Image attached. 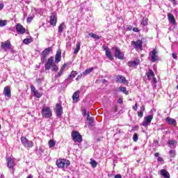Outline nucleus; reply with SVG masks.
<instances>
[{
  "instance_id": "nucleus-1",
  "label": "nucleus",
  "mask_w": 178,
  "mask_h": 178,
  "mask_svg": "<svg viewBox=\"0 0 178 178\" xmlns=\"http://www.w3.org/2000/svg\"><path fill=\"white\" fill-rule=\"evenodd\" d=\"M56 165L58 168L63 169V168H69L70 166V161L67 159H58L56 162Z\"/></svg>"
},
{
  "instance_id": "nucleus-2",
  "label": "nucleus",
  "mask_w": 178,
  "mask_h": 178,
  "mask_svg": "<svg viewBox=\"0 0 178 178\" xmlns=\"http://www.w3.org/2000/svg\"><path fill=\"white\" fill-rule=\"evenodd\" d=\"M41 113L42 118H45L46 119H49L52 116V111L48 106H44L42 108Z\"/></svg>"
},
{
  "instance_id": "nucleus-3",
  "label": "nucleus",
  "mask_w": 178,
  "mask_h": 178,
  "mask_svg": "<svg viewBox=\"0 0 178 178\" xmlns=\"http://www.w3.org/2000/svg\"><path fill=\"white\" fill-rule=\"evenodd\" d=\"M131 45L136 49V51H143V40H141L131 41Z\"/></svg>"
},
{
  "instance_id": "nucleus-4",
  "label": "nucleus",
  "mask_w": 178,
  "mask_h": 178,
  "mask_svg": "<svg viewBox=\"0 0 178 178\" xmlns=\"http://www.w3.org/2000/svg\"><path fill=\"white\" fill-rule=\"evenodd\" d=\"M72 138L74 143H81L83 141V136L80 135V133L76 131L72 132Z\"/></svg>"
},
{
  "instance_id": "nucleus-5",
  "label": "nucleus",
  "mask_w": 178,
  "mask_h": 178,
  "mask_svg": "<svg viewBox=\"0 0 178 178\" xmlns=\"http://www.w3.org/2000/svg\"><path fill=\"white\" fill-rule=\"evenodd\" d=\"M21 143L26 147L33 148V142L31 140H29V139H27V138L25 136L21 137Z\"/></svg>"
},
{
  "instance_id": "nucleus-6",
  "label": "nucleus",
  "mask_w": 178,
  "mask_h": 178,
  "mask_svg": "<svg viewBox=\"0 0 178 178\" xmlns=\"http://www.w3.org/2000/svg\"><path fill=\"white\" fill-rule=\"evenodd\" d=\"M56 113L57 118H62V113H63V107L61 104H57L56 105Z\"/></svg>"
},
{
  "instance_id": "nucleus-7",
  "label": "nucleus",
  "mask_w": 178,
  "mask_h": 178,
  "mask_svg": "<svg viewBox=\"0 0 178 178\" xmlns=\"http://www.w3.org/2000/svg\"><path fill=\"white\" fill-rule=\"evenodd\" d=\"M114 48L115 49V57L118 59L123 60V59H124V54L122 52V51H120V49L119 47Z\"/></svg>"
},
{
  "instance_id": "nucleus-8",
  "label": "nucleus",
  "mask_w": 178,
  "mask_h": 178,
  "mask_svg": "<svg viewBox=\"0 0 178 178\" xmlns=\"http://www.w3.org/2000/svg\"><path fill=\"white\" fill-rule=\"evenodd\" d=\"M77 76V72L72 71L71 74L69 75L67 79L65 80L64 84H70L73 80L72 79H74Z\"/></svg>"
},
{
  "instance_id": "nucleus-9",
  "label": "nucleus",
  "mask_w": 178,
  "mask_h": 178,
  "mask_svg": "<svg viewBox=\"0 0 178 178\" xmlns=\"http://www.w3.org/2000/svg\"><path fill=\"white\" fill-rule=\"evenodd\" d=\"M51 26L55 27L56 26V23H58V17H56V13H52L50 15V22Z\"/></svg>"
},
{
  "instance_id": "nucleus-10",
  "label": "nucleus",
  "mask_w": 178,
  "mask_h": 178,
  "mask_svg": "<svg viewBox=\"0 0 178 178\" xmlns=\"http://www.w3.org/2000/svg\"><path fill=\"white\" fill-rule=\"evenodd\" d=\"M153 119L154 115H152L146 116L145 118V120L143 122V126H144V127H148V124H151V122H152Z\"/></svg>"
},
{
  "instance_id": "nucleus-11",
  "label": "nucleus",
  "mask_w": 178,
  "mask_h": 178,
  "mask_svg": "<svg viewBox=\"0 0 178 178\" xmlns=\"http://www.w3.org/2000/svg\"><path fill=\"white\" fill-rule=\"evenodd\" d=\"M16 31L17 33V34H24V33H26V28L23 27V25L20 24H17L16 26Z\"/></svg>"
},
{
  "instance_id": "nucleus-12",
  "label": "nucleus",
  "mask_w": 178,
  "mask_h": 178,
  "mask_svg": "<svg viewBox=\"0 0 178 178\" xmlns=\"http://www.w3.org/2000/svg\"><path fill=\"white\" fill-rule=\"evenodd\" d=\"M7 161V166L8 168V169H13V168H15V166H16V163H15V159H12L10 157L7 158L6 159Z\"/></svg>"
},
{
  "instance_id": "nucleus-13",
  "label": "nucleus",
  "mask_w": 178,
  "mask_h": 178,
  "mask_svg": "<svg viewBox=\"0 0 178 178\" xmlns=\"http://www.w3.org/2000/svg\"><path fill=\"white\" fill-rule=\"evenodd\" d=\"M156 54H158V51H156V49H153L151 51L150 55L152 62H156V60L159 59V57L158 56V55H156Z\"/></svg>"
},
{
  "instance_id": "nucleus-14",
  "label": "nucleus",
  "mask_w": 178,
  "mask_h": 178,
  "mask_svg": "<svg viewBox=\"0 0 178 178\" xmlns=\"http://www.w3.org/2000/svg\"><path fill=\"white\" fill-rule=\"evenodd\" d=\"M10 40H7L6 42H1V48L6 52V51H8V49H10Z\"/></svg>"
},
{
  "instance_id": "nucleus-15",
  "label": "nucleus",
  "mask_w": 178,
  "mask_h": 178,
  "mask_svg": "<svg viewBox=\"0 0 178 178\" xmlns=\"http://www.w3.org/2000/svg\"><path fill=\"white\" fill-rule=\"evenodd\" d=\"M115 81H117V83H122L123 84H126V83H127V80H126V77H124V76L123 75L116 76Z\"/></svg>"
},
{
  "instance_id": "nucleus-16",
  "label": "nucleus",
  "mask_w": 178,
  "mask_h": 178,
  "mask_svg": "<svg viewBox=\"0 0 178 178\" xmlns=\"http://www.w3.org/2000/svg\"><path fill=\"white\" fill-rule=\"evenodd\" d=\"M3 95L7 98H10L12 97V93L10 92V88L9 86H6L3 89Z\"/></svg>"
},
{
  "instance_id": "nucleus-17",
  "label": "nucleus",
  "mask_w": 178,
  "mask_h": 178,
  "mask_svg": "<svg viewBox=\"0 0 178 178\" xmlns=\"http://www.w3.org/2000/svg\"><path fill=\"white\" fill-rule=\"evenodd\" d=\"M139 63H140V59L136 58L133 61H129L128 66H129V67H136V66H138Z\"/></svg>"
},
{
  "instance_id": "nucleus-18",
  "label": "nucleus",
  "mask_w": 178,
  "mask_h": 178,
  "mask_svg": "<svg viewBox=\"0 0 178 178\" xmlns=\"http://www.w3.org/2000/svg\"><path fill=\"white\" fill-rule=\"evenodd\" d=\"M165 121L167 122V123H168V124H170L171 126H176L177 124V122L176 121V120L171 118L170 117H167L165 118Z\"/></svg>"
},
{
  "instance_id": "nucleus-19",
  "label": "nucleus",
  "mask_w": 178,
  "mask_h": 178,
  "mask_svg": "<svg viewBox=\"0 0 178 178\" xmlns=\"http://www.w3.org/2000/svg\"><path fill=\"white\" fill-rule=\"evenodd\" d=\"M72 99L74 102H79L80 100V91H76L72 95Z\"/></svg>"
},
{
  "instance_id": "nucleus-20",
  "label": "nucleus",
  "mask_w": 178,
  "mask_h": 178,
  "mask_svg": "<svg viewBox=\"0 0 178 178\" xmlns=\"http://www.w3.org/2000/svg\"><path fill=\"white\" fill-rule=\"evenodd\" d=\"M60 58H62V51L60 49L57 50L56 56H55V61L57 63H59V61L60 60Z\"/></svg>"
},
{
  "instance_id": "nucleus-21",
  "label": "nucleus",
  "mask_w": 178,
  "mask_h": 178,
  "mask_svg": "<svg viewBox=\"0 0 178 178\" xmlns=\"http://www.w3.org/2000/svg\"><path fill=\"white\" fill-rule=\"evenodd\" d=\"M146 76L148 80H151V79L155 76V74L154 73V71H152V70L149 69L148 72H146Z\"/></svg>"
},
{
  "instance_id": "nucleus-22",
  "label": "nucleus",
  "mask_w": 178,
  "mask_h": 178,
  "mask_svg": "<svg viewBox=\"0 0 178 178\" xmlns=\"http://www.w3.org/2000/svg\"><path fill=\"white\" fill-rule=\"evenodd\" d=\"M168 18L171 24H176V19H175V16H173L171 13L168 14Z\"/></svg>"
},
{
  "instance_id": "nucleus-23",
  "label": "nucleus",
  "mask_w": 178,
  "mask_h": 178,
  "mask_svg": "<svg viewBox=\"0 0 178 178\" xmlns=\"http://www.w3.org/2000/svg\"><path fill=\"white\" fill-rule=\"evenodd\" d=\"M160 174L161 176H163L164 178H170V174H169V172H168L166 170H161L160 171Z\"/></svg>"
},
{
  "instance_id": "nucleus-24",
  "label": "nucleus",
  "mask_w": 178,
  "mask_h": 178,
  "mask_svg": "<svg viewBox=\"0 0 178 178\" xmlns=\"http://www.w3.org/2000/svg\"><path fill=\"white\" fill-rule=\"evenodd\" d=\"M92 70H94L93 67H90L89 69H86L83 72H82L81 74V76L84 77L85 76H87L88 74H90V73H91V72H92Z\"/></svg>"
},
{
  "instance_id": "nucleus-25",
  "label": "nucleus",
  "mask_w": 178,
  "mask_h": 178,
  "mask_svg": "<svg viewBox=\"0 0 178 178\" xmlns=\"http://www.w3.org/2000/svg\"><path fill=\"white\" fill-rule=\"evenodd\" d=\"M66 67V64H64L62 67L60 68V71L58 72V74L56 75V77L59 78L62 74H63V72H65V69Z\"/></svg>"
},
{
  "instance_id": "nucleus-26",
  "label": "nucleus",
  "mask_w": 178,
  "mask_h": 178,
  "mask_svg": "<svg viewBox=\"0 0 178 178\" xmlns=\"http://www.w3.org/2000/svg\"><path fill=\"white\" fill-rule=\"evenodd\" d=\"M106 56L109 60H113V56H112V53L108 49H106Z\"/></svg>"
},
{
  "instance_id": "nucleus-27",
  "label": "nucleus",
  "mask_w": 178,
  "mask_h": 178,
  "mask_svg": "<svg viewBox=\"0 0 178 178\" xmlns=\"http://www.w3.org/2000/svg\"><path fill=\"white\" fill-rule=\"evenodd\" d=\"M51 51V47H48L45 49L42 52V56L47 57L48 55H49V52Z\"/></svg>"
},
{
  "instance_id": "nucleus-28",
  "label": "nucleus",
  "mask_w": 178,
  "mask_h": 178,
  "mask_svg": "<svg viewBox=\"0 0 178 178\" xmlns=\"http://www.w3.org/2000/svg\"><path fill=\"white\" fill-rule=\"evenodd\" d=\"M81 45V43L80 42H77L76 44V48L74 51V55H77L79 54V51H80V46Z\"/></svg>"
},
{
  "instance_id": "nucleus-29",
  "label": "nucleus",
  "mask_w": 178,
  "mask_h": 178,
  "mask_svg": "<svg viewBox=\"0 0 178 178\" xmlns=\"http://www.w3.org/2000/svg\"><path fill=\"white\" fill-rule=\"evenodd\" d=\"M63 29H65V24L63 22L58 26V34H62L63 33Z\"/></svg>"
},
{
  "instance_id": "nucleus-30",
  "label": "nucleus",
  "mask_w": 178,
  "mask_h": 178,
  "mask_svg": "<svg viewBox=\"0 0 178 178\" xmlns=\"http://www.w3.org/2000/svg\"><path fill=\"white\" fill-rule=\"evenodd\" d=\"M89 35L90 37H92V38H94V40H95V41H98V40H99V38H101V36H99L95 33H89Z\"/></svg>"
},
{
  "instance_id": "nucleus-31",
  "label": "nucleus",
  "mask_w": 178,
  "mask_h": 178,
  "mask_svg": "<svg viewBox=\"0 0 178 178\" xmlns=\"http://www.w3.org/2000/svg\"><path fill=\"white\" fill-rule=\"evenodd\" d=\"M119 90L120 91H121V92H123L126 95L129 94V91H127V89L126 88V87L121 86L120 87Z\"/></svg>"
},
{
  "instance_id": "nucleus-32",
  "label": "nucleus",
  "mask_w": 178,
  "mask_h": 178,
  "mask_svg": "<svg viewBox=\"0 0 178 178\" xmlns=\"http://www.w3.org/2000/svg\"><path fill=\"white\" fill-rule=\"evenodd\" d=\"M24 44H26V45H29V44L33 42V38H26L23 40Z\"/></svg>"
},
{
  "instance_id": "nucleus-33",
  "label": "nucleus",
  "mask_w": 178,
  "mask_h": 178,
  "mask_svg": "<svg viewBox=\"0 0 178 178\" xmlns=\"http://www.w3.org/2000/svg\"><path fill=\"white\" fill-rule=\"evenodd\" d=\"M56 142L54 140H50L49 141V148H54V147L56 145Z\"/></svg>"
},
{
  "instance_id": "nucleus-34",
  "label": "nucleus",
  "mask_w": 178,
  "mask_h": 178,
  "mask_svg": "<svg viewBox=\"0 0 178 178\" xmlns=\"http://www.w3.org/2000/svg\"><path fill=\"white\" fill-rule=\"evenodd\" d=\"M33 95L36 97V98H41V97H42V94L40 93L38 90H35Z\"/></svg>"
},
{
  "instance_id": "nucleus-35",
  "label": "nucleus",
  "mask_w": 178,
  "mask_h": 178,
  "mask_svg": "<svg viewBox=\"0 0 178 178\" xmlns=\"http://www.w3.org/2000/svg\"><path fill=\"white\" fill-rule=\"evenodd\" d=\"M6 24H8V20H0V27H4Z\"/></svg>"
},
{
  "instance_id": "nucleus-36",
  "label": "nucleus",
  "mask_w": 178,
  "mask_h": 178,
  "mask_svg": "<svg viewBox=\"0 0 178 178\" xmlns=\"http://www.w3.org/2000/svg\"><path fill=\"white\" fill-rule=\"evenodd\" d=\"M47 63H49V65H51V66H53L54 65V56H51L50 58H49Z\"/></svg>"
},
{
  "instance_id": "nucleus-37",
  "label": "nucleus",
  "mask_w": 178,
  "mask_h": 178,
  "mask_svg": "<svg viewBox=\"0 0 178 178\" xmlns=\"http://www.w3.org/2000/svg\"><path fill=\"white\" fill-rule=\"evenodd\" d=\"M169 154H170V158H175V156H176V151L175 150L171 149L169 152Z\"/></svg>"
},
{
  "instance_id": "nucleus-38",
  "label": "nucleus",
  "mask_w": 178,
  "mask_h": 178,
  "mask_svg": "<svg viewBox=\"0 0 178 178\" xmlns=\"http://www.w3.org/2000/svg\"><path fill=\"white\" fill-rule=\"evenodd\" d=\"M90 165H92V168H97L98 163H97V161H95L94 159H90Z\"/></svg>"
},
{
  "instance_id": "nucleus-39",
  "label": "nucleus",
  "mask_w": 178,
  "mask_h": 178,
  "mask_svg": "<svg viewBox=\"0 0 178 178\" xmlns=\"http://www.w3.org/2000/svg\"><path fill=\"white\" fill-rule=\"evenodd\" d=\"M142 26H147L148 24V19L143 18L141 22Z\"/></svg>"
},
{
  "instance_id": "nucleus-40",
  "label": "nucleus",
  "mask_w": 178,
  "mask_h": 178,
  "mask_svg": "<svg viewBox=\"0 0 178 178\" xmlns=\"http://www.w3.org/2000/svg\"><path fill=\"white\" fill-rule=\"evenodd\" d=\"M51 70L53 72H58V70H59V67L56 66V65H53L51 66Z\"/></svg>"
},
{
  "instance_id": "nucleus-41",
  "label": "nucleus",
  "mask_w": 178,
  "mask_h": 178,
  "mask_svg": "<svg viewBox=\"0 0 178 178\" xmlns=\"http://www.w3.org/2000/svg\"><path fill=\"white\" fill-rule=\"evenodd\" d=\"M44 67L45 70H50L51 67H52V65L51 64H49L48 63H46Z\"/></svg>"
},
{
  "instance_id": "nucleus-42",
  "label": "nucleus",
  "mask_w": 178,
  "mask_h": 178,
  "mask_svg": "<svg viewBox=\"0 0 178 178\" xmlns=\"http://www.w3.org/2000/svg\"><path fill=\"white\" fill-rule=\"evenodd\" d=\"M133 140L135 143H137V141H138V134H134V137H133Z\"/></svg>"
},
{
  "instance_id": "nucleus-43",
  "label": "nucleus",
  "mask_w": 178,
  "mask_h": 178,
  "mask_svg": "<svg viewBox=\"0 0 178 178\" xmlns=\"http://www.w3.org/2000/svg\"><path fill=\"white\" fill-rule=\"evenodd\" d=\"M177 143V142H176V140H170L169 141H168V144H169V145H175V144H176Z\"/></svg>"
},
{
  "instance_id": "nucleus-44",
  "label": "nucleus",
  "mask_w": 178,
  "mask_h": 178,
  "mask_svg": "<svg viewBox=\"0 0 178 178\" xmlns=\"http://www.w3.org/2000/svg\"><path fill=\"white\" fill-rule=\"evenodd\" d=\"M32 21H33V17L32 16L27 17V19H26L27 23H31Z\"/></svg>"
},
{
  "instance_id": "nucleus-45",
  "label": "nucleus",
  "mask_w": 178,
  "mask_h": 178,
  "mask_svg": "<svg viewBox=\"0 0 178 178\" xmlns=\"http://www.w3.org/2000/svg\"><path fill=\"white\" fill-rule=\"evenodd\" d=\"M143 115H144V112L143 111H138V116L139 118H143Z\"/></svg>"
},
{
  "instance_id": "nucleus-46",
  "label": "nucleus",
  "mask_w": 178,
  "mask_h": 178,
  "mask_svg": "<svg viewBox=\"0 0 178 178\" xmlns=\"http://www.w3.org/2000/svg\"><path fill=\"white\" fill-rule=\"evenodd\" d=\"M31 90L33 93L34 92L37 91V90H35V86H34V85H31Z\"/></svg>"
},
{
  "instance_id": "nucleus-47",
  "label": "nucleus",
  "mask_w": 178,
  "mask_h": 178,
  "mask_svg": "<svg viewBox=\"0 0 178 178\" xmlns=\"http://www.w3.org/2000/svg\"><path fill=\"white\" fill-rule=\"evenodd\" d=\"M46 60H47V57L42 56V57L41 58V63H45Z\"/></svg>"
},
{
  "instance_id": "nucleus-48",
  "label": "nucleus",
  "mask_w": 178,
  "mask_h": 178,
  "mask_svg": "<svg viewBox=\"0 0 178 178\" xmlns=\"http://www.w3.org/2000/svg\"><path fill=\"white\" fill-rule=\"evenodd\" d=\"M138 108V104L136 103L134 106H133V109L134 111H137Z\"/></svg>"
},
{
  "instance_id": "nucleus-49",
  "label": "nucleus",
  "mask_w": 178,
  "mask_h": 178,
  "mask_svg": "<svg viewBox=\"0 0 178 178\" xmlns=\"http://www.w3.org/2000/svg\"><path fill=\"white\" fill-rule=\"evenodd\" d=\"M90 114H88V120L89 121V122H92V120H93V118H92V117H90Z\"/></svg>"
},
{
  "instance_id": "nucleus-50",
  "label": "nucleus",
  "mask_w": 178,
  "mask_h": 178,
  "mask_svg": "<svg viewBox=\"0 0 178 178\" xmlns=\"http://www.w3.org/2000/svg\"><path fill=\"white\" fill-rule=\"evenodd\" d=\"M133 31H134L135 33H138L139 31L138 28L137 27L133 28Z\"/></svg>"
},
{
  "instance_id": "nucleus-51",
  "label": "nucleus",
  "mask_w": 178,
  "mask_h": 178,
  "mask_svg": "<svg viewBox=\"0 0 178 178\" xmlns=\"http://www.w3.org/2000/svg\"><path fill=\"white\" fill-rule=\"evenodd\" d=\"M145 111V106H142L141 107H140V112H144Z\"/></svg>"
},
{
  "instance_id": "nucleus-52",
  "label": "nucleus",
  "mask_w": 178,
  "mask_h": 178,
  "mask_svg": "<svg viewBox=\"0 0 178 178\" xmlns=\"http://www.w3.org/2000/svg\"><path fill=\"white\" fill-rule=\"evenodd\" d=\"M157 161L158 162H163V159L162 157H158Z\"/></svg>"
},
{
  "instance_id": "nucleus-53",
  "label": "nucleus",
  "mask_w": 178,
  "mask_h": 178,
  "mask_svg": "<svg viewBox=\"0 0 178 178\" xmlns=\"http://www.w3.org/2000/svg\"><path fill=\"white\" fill-rule=\"evenodd\" d=\"M4 7L5 4H3V3H0V9H3Z\"/></svg>"
},
{
  "instance_id": "nucleus-54",
  "label": "nucleus",
  "mask_w": 178,
  "mask_h": 178,
  "mask_svg": "<svg viewBox=\"0 0 178 178\" xmlns=\"http://www.w3.org/2000/svg\"><path fill=\"white\" fill-rule=\"evenodd\" d=\"M172 58H174V59H177V55H176V54H175V53H172Z\"/></svg>"
},
{
  "instance_id": "nucleus-55",
  "label": "nucleus",
  "mask_w": 178,
  "mask_h": 178,
  "mask_svg": "<svg viewBox=\"0 0 178 178\" xmlns=\"http://www.w3.org/2000/svg\"><path fill=\"white\" fill-rule=\"evenodd\" d=\"M36 83H38V84H41V79H37Z\"/></svg>"
},
{
  "instance_id": "nucleus-56",
  "label": "nucleus",
  "mask_w": 178,
  "mask_h": 178,
  "mask_svg": "<svg viewBox=\"0 0 178 178\" xmlns=\"http://www.w3.org/2000/svg\"><path fill=\"white\" fill-rule=\"evenodd\" d=\"M118 104H123V99H119L118 100Z\"/></svg>"
},
{
  "instance_id": "nucleus-57",
  "label": "nucleus",
  "mask_w": 178,
  "mask_h": 178,
  "mask_svg": "<svg viewBox=\"0 0 178 178\" xmlns=\"http://www.w3.org/2000/svg\"><path fill=\"white\" fill-rule=\"evenodd\" d=\"M114 178H122V175H115V177Z\"/></svg>"
},
{
  "instance_id": "nucleus-58",
  "label": "nucleus",
  "mask_w": 178,
  "mask_h": 178,
  "mask_svg": "<svg viewBox=\"0 0 178 178\" xmlns=\"http://www.w3.org/2000/svg\"><path fill=\"white\" fill-rule=\"evenodd\" d=\"M38 152L39 153L42 154V152H44V150L42 148H40Z\"/></svg>"
},
{
  "instance_id": "nucleus-59",
  "label": "nucleus",
  "mask_w": 178,
  "mask_h": 178,
  "mask_svg": "<svg viewBox=\"0 0 178 178\" xmlns=\"http://www.w3.org/2000/svg\"><path fill=\"white\" fill-rule=\"evenodd\" d=\"M152 79H153V83H156V78H155V76H154Z\"/></svg>"
},
{
  "instance_id": "nucleus-60",
  "label": "nucleus",
  "mask_w": 178,
  "mask_h": 178,
  "mask_svg": "<svg viewBox=\"0 0 178 178\" xmlns=\"http://www.w3.org/2000/svg\"><path fill=\"white\" fill-rule=\"evenodd\" d=\"M131 29H133V26H128L127 30L130 31V30H131Z\"/></svg>"
},
{
  "instance_id": "nucleus-61",
  "label": "nucleus",
  "mask_w": 178,
  "mask_h": 178,
  "mask_svg": "<svg viewBox=\"0 0 178 178\" xmlns=\"http://www.w3.org/2000/svg\"><path fill=\"white\" fill-rule=\"evenodd\" d=\"M154 156H155L156 158H158V156H159V153H155V154H154Z\"/></svg>"
},
{
  "instance_id": "nucleus-62",
  "label": "nucleus",
  "mask_w": 178,
  "mask_h": 178,
  "mask_svg": "<svg viewBox=\"0 0 178 178\" xmlns=\"http://www.w3.org/2000/svg\"><path fill=\"white\" fill-rule=\"evenodd\" d=\"M81 74H80V75H79L78 76H77V78L76 79V80H79V79H81Z\"/></svg>"
},
{
  "instance_id": "nucleus-63",
  "label": "nucleus",
  "mask_w": 178,
  "mask_h": 178,
  "mask_svg": "<svg viewBox=\"0 0 178 178\" xmlns=\"http://www.w3.org/2000/svg\"><path fill=\"white\" fill-rule=\"evenodd\" d=\"M26 178H33V175H29Z\"/></svg>"
},
{
  "instance_id": "nucleus-64",
  "label": "nucleus",
  "mask_w": 178,
  "mask_h": 178,
  "mask_svg": "<svg viewBox=\"0 0 178 178\" xmlns=\"http://www.w3.org/2000/svg\"><path fill=\"white\" fill-rule=\"evenodd\" d=\"M89 126H92V121L89 122Z\"/></svg>"
}]
</instances>
